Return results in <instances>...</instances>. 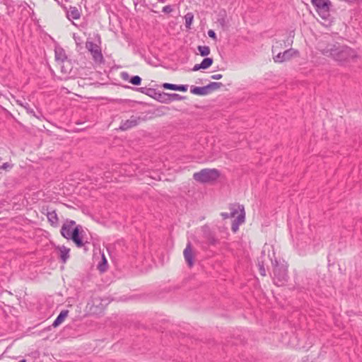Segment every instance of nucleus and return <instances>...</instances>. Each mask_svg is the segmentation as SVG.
Listing matches in <instances>:
<instances>
[{"label":"nucleus","instance_id":"1","mask_svg":"<svg viewBox=\"0 0 362 362\" xmlns=\"http://www.w3.org/2000/svg\"><path fill=\"white\" fill-rule=\"evenodd\" d=\"M321 52L325 56L332 57L340 64L354 62L358 58V54L354 49L339 43L328 45L321 50Z\"/></svg>","mask_w":362,"mask_h":362},{"label":"nucleus","instance_id":"2","mask_svg":"<svg viewBox=\"0 0 362 362\" xmlns=\"http://www.w3.org/2000/svg\"><path fill=\"white\" fill-rule=\"evenodd\" d=\"M60 233L66 240H71L78 247H82L87 243L83 241L82 235V226L77 225L76 221L66 219L61 228Z\"/></svg>","mask_w":362,"mask_h":362},{"label":"nucleus","instance_id":"3","mask_svg":"<svg viewBox=\"0 0 362 362\" xmlns=\"http://www.w3.org/2000/svg\"><path fill=\"white\" fill-rule=\"evenodd\" d=\"M230 213L222 212L221 216L223 219L235 218L232 222L231 230L235 233L240 225L243 224L245 220V212L243 205L239 204H231L229 206Z\"/></svg>","mask_w":362,"mask_h":362},{"label":"nucleus","instance_id":"4","mask_svg":"<svg viewBox=\"0 0 362 362\" xmlns=\"http://www.w3.org/2000/svg\"><path fill=\"white\" fill-rule=\"evenodd\" d=\"M139 91L144 93L162 103H169L175 100H181L184 97L177 93H168L165 92H158L154 88L142 87Z\"/></svg>","mask_w":362,"mask_h":362},{"label":"nucleus","instance_id":"5","mask_svg":"<svg viewBox=\"0 0 362 362\" xmlns=\"http://www.w3.org/2000/svg\"><path fill=\"white\" fill-rule=\"evenodd\" d=\"M273 264V281L278 286H284L288 281V266L286 262L275 260Z\"/></svg>","mask_w":362,"mask_h":362},{"label":"nucleus","instance_id":"6","mask_svg":"<svg viewBox=\"0 0 362 362\" xmlns=\"http://www.w3.org/2000/svg\"><path fill=\"white\" fill-rule=\"evenodd\" d=\"M221 175L220 171L216 168H204L193 175V178L200 183H210L217 180Z\"/></svg>","mask_w":362,"mask_h":362},{"label":"nucleus","instance_id":"7","mask_svg":"<svg viewBox=\"0 0 362 362\" xmlns=\"http://www.w3.org/2000/svg\"><path fill=\"white\" fill-rule=\"evenodd\" d=\"M312 4L315 7L317 13L324 19L329 16L332 3L329 0H312Z\"/></svg>","mask_w":362,"mask_h":362},{"label":"nucleus","instance_id":"8","mask_svg":"<svg viewBox=\"0 0 362 362\" xmlns=\"http://www.w3.org/2000/svg\"><path fill=\"white\" fill-rule=\"evenodd\" d=\"M86 47L90 52L92 58L95 64H104L105 60L100 46L92 41H87L86 42Z\"/></svg>","mask_w":362,"mask_h":362},{"label":"nucleus","instance_id":"9","mask_svg":"<svg viewBox=\"0 0 362 362\" xmlns=\"http://www.w3.org/2000/svg\"><path fill=\"white\" fill-rule=\"evenodd\" d=\"M298 52L297 50L293 49L292 48L288 49L284 52H280L276 56L274 57V61L275 62L281 63L291 59L294 55L297 54Z\"/></svg>","mask_w":362,"mask_h":362},{"label":"nucleus","instance_id":"10","mask_svg":"<svg viewBox=\"0 0 362 362\" xmlns=\"http://www.w3.org/2000/svg\"><path fill=\"white\" fill-rule=\"evenodd\" d=\"M185 260L189 267H192L194 265V259L195 257L194 252L192 250L191 242H188L185 249L183 251Z\"/></svg>","mask_w":362,"mask_h":362},{"label":"nucleus","instance_id":"11","mask_svg":"<svg viewBox=\"0 0 362 362\" xmlns=\"http://www.w3.org/2000/svg\"><path fill=\"white\" fill-rule=\"evenodd\" d=\"M141 118L137 116H132L129 119L122 122L119 129L122 131L128 130L137 126L140 122Z\"/></svg>","mask_w":362,"mask_h":362},{"label":"nucleus","instance_id":"12","mask_svg":"<svg viewBox=\"0 0 362 362\" xmlns=\"http://www.w3.org/2000/svg\"><path fill=\"white\" fill-rule=\"evenodd\" d=\"M162 87L165 89L185 92L187 90V85H176L169 83H164Z\"/></svg>","mask_w":362,"mask_h":362},{"label":"nucleus","instance_id":"13","mask_svg":"<svg viewBox=\"0 0 362 362\" xmlns=\"http://www.w3.org/2000/svg\"><path fill=\"white\" fill-rule=\"evenodd\" d=\"M66 17L69 20H77L81 17L79 10L75 6H70L66 11Z\"/></svg>","mask_w":362,"mask_h":362},{"label":"nucleus","instance_id":"14","mask_svg":"<svg viewBox=\"0 0 362 362\" xmlns=\"http://www.w3.org/2000/svg\"><path fill=\"white\" fill-rule=\"evenodd\" d=\"M45 215L47 218L49 223L51 224L52 226L55 227V228L58 226L59 218H58L57 214L54 210L51 211H47L45 214Z\"/></svg>","mask_w":362,"mask_h":362},{"label":"nucleus","instance_id":"15","mask_svg":"<svg viewBox=\"0 0 362 362\" xmlns=\"http://www.w3.org/2000/svg\"><path fill=\"white\" fill-rule=\"evenodd\" d=\"M59 251V257L62 262L65 263L69 258L70 249L65 247L64 245L57 247Z\"/></svg>","mask_w":362,"mask_h":362},{"label":"nucleus","instance_id":"16","mask_svg":"<svg viewBox=\"0 0 362 362\" xmlns=\"http://www.w3.org/2000/svg\"><path fill=\"white\" fill-rule=\"evenodd\" d=\"M54 52H55V59L57 61L63 62L67 59L65 50L62 47H56L55 49H54Z\"/></svg>","mask_w":362,"mask_h":362},{"label":"nucleus","instance_id":"17","mask_svg":"<svg viewBox=\"0 0 362 362\" xmlns=\"http://www.w3.org/2000/svg\"><path fill=\"white\" fill-rule=\"evenodd\" d=\"M69 313V311L67 310H64L61 311V313L59 314V315L57 317V318L54 320V321L52 323V326L54 327H58L67 317Z\"/></svg>","mask_w":362,"mask_h":362},{"label":"nucleus","instance_id":"18","mask_svg":"<svg viewBox=\"0 0 362 362\" xmlns=\"http://www.w3.org/2000/svg\"><path fill=\"white\" fill-rule=\"evenodd\" d=\"M190 91L192 93L198 95H206L209 94L206 86L203 87H192Z\"/></svg>","mask_w":362,"mask_h":362},{"label":"nucleus","instance_id":"19","mask_svg":"<svg viewBox=\"0 0 362 362\" xmlns=\"http://www.w3.org/2000/svg\"><path fill=\"white\" fill-rule=\"evenodd\" d=\"M132 168V166H129L128 165H123L121 166H115V168H114V170H117V168H119V173L121 175H124L126 176H131L132 175V172L129 168Z\"/></svg>","mask_w":362,"mask_h":362},{"label":"nucleus","instance_id":"20","mask_svg":"<svg viewBox=\"0 0 362 362\" xmlns=\"http://www.w3.org/2000/svg\"><path fill=\"white\" fill-rule=\"evenodd\" d=\"M0 2L6 6L8 15L13 13L15 5L13 0H0Z\"/></svg>","mask_w":362,"mask_h":362},{"label":"nucleus","instance_id":"21","mask_svg":"<svg viewBox=\"0 0 362 362\" xmlns=\"http://www.w3.org/2000/svg\"><path fill=\"white\" fill-rule=\"evenodd\" d=\"M223 86V84L221 82H211L206 86L209 94L212 91L216 90Z\"/></svg>","mask_w":362,"mask_h":362},{"label":"nucleus","instance_id":"22","mask_svg":"<svg viewBox=\"0 0 362 362\" xmlns=\"http://www.w3.org/2000/svg\"><path fill=\"white\" fill-rule=\"evenodd\" d=\"M20 105L25 108V110H26V112L28 114H30L37 118H39V116L35 115L34 110L30 107V105H29L28 103H27V102L21 103Z\"/></svg>","mask_w":362,"mask_h":362},{"label":"nucleus","instance_id":"23","mask_svg":"<svg viewBox=\"0 0 362 362\" xmlns=\"http://www.w3.org/2000/svg\"><path fill=\"white\" fill-rule=\"evenodd\" d=\"M197 49L202 57L208 56L210 54V48L208 46L199 45Z\"/></svg>","mask_w":362,"mask_h":362},{"label":"nucleus","instance_id":"24","mask_svg":"<svg viewBox=\"0 0 362 362\" xmlns=\"http://www.w3.org/2000/svg\"><path fill=\"white\" fill-rule=\"evenodd\" d=\"M107 268V262L104 255H102V261L98 264V269L101 272H104Z\"/></svg>","mask_w":362,"mask_h":362},{"label":"nucleus","instance_id":"25","mask_svg":"<svg viewBox=\"0 0 362 362\" xmlns=\"http://www.w3.org/2000/svg\"><path fill=\"white\" fill-rule=\"evenodd\" d=\"M213 64V59L210 57L204 58L201 62L202 69H206L210 67Z\"/></svg>","mask_w":362,"mask_h":362},{"label":"nucleus","instance_id":"26","mask_svg":"<svg viewBox=\"0 0 362 362\" xmlns=\"http://www.w3.org/2000/svg\"><path fill=\"white\" fill-rule=\"evenodd\" d=\"M193 19H194V16L192 13H187L185 16V26L187 28H190V26L193 21Z\"/></svg>","mask_w":362,"mask_h":362},{"label":"nucleus","instance_id":"27","mask_svg":"<svg viewBox=\"0 0 362 362\" xmlns=\"http://www.w3.org/2000/svg\"><path fill=\"white\" fill-rule=\"evenodd\" d=\"M207 243L211 245H216L218 243V240L212 234L206 236Z\"/></svg>","mask_w":362,"mask_h":362},{"label":"nucleus","instance_id":"28","mask_svg":"<svg viewBox=\"0 0 362 362\" xmlns=\"http://www.w3.org/2000/svg\"><path fill=\"white\" fill-rule=\"evenodd\" d=\"M129 82L133 85L139 86L141 83V78L139 76H134L130 78Z\"/></svg>","mask_w":362,"mask_h":362},{"label":"nucleus","instance_id":"29","mask_svg":"<svg viewBox=\"0 0 362 362\" xmlns=\"http://www.w3.org/2000/svg\"><path fill=\"white\" fill-rule=\"evenodd\" d=\"M258 265H259V270L260 274L262 276H266V270H265V268L264 267L263 262H258Z\"/></svg>","mask_w":362,"mask_h":362},{"label":"nucleus","instance_id":"30","mask_svg":"<svg viewBox=\"0 0 362 362\" xmlns=\"http://www.w3.org/2000/svg\"><path fill=\"white\" fill-rule=\"evenodd\" d=\"M173 11V8L172 7L171 5H167V6H165L163 9H162V11L165 13H171L172 11Z\"/></svg>","mask_w":362,"mask_h":362},{"label":"nucleus","instance_id":"31","mask_svg":"<svg viewBox=\"0 0 362 362\" xmlns=\"http://www.w3.org/2000/svg\"><path fill=\"white\" fill-rule=\"evenodd\" d=\"M13 168V164H11L9 163H4L2 165H0V170H8Z\"/></svg>","mask_w":362,"mask_h":362},{"label":"nucleus","instance_id":"32","mask_svg":"<svg viewBox=\"0 0 362 362\" xmlns=\"http://www.w3.org/2000/svg\"><path fill=\"white\" fill-rule=\"evenodd\" d=\"M208 35L214 39V40H216V33L213 30H209L208 31Z\"/></svg>","mask_w":362,"mask_h":362},{"label":"nucleus","instance_id":"33","mask_svg":"<svg viewBox=\"0 0 362 362\" xmlns=\"http://www.w3.org/2000/svg\"><path fill=\"white\" fill-rule=\"evenodd\" d=\"M222 77H223L222 74H218L212 75L211 76V78L214 79V80H219V79L222 78Z\"/></svg>","mask_w":362,"mask_h":362},{"label":"nucleus","instance_id":"34","mask_svg":"<svg viewBox=\"0 0 362 362\" xmlns=\"http://www.w3.org/2000/svg\"><path fill=\"white\" fill-rule=\"evenodd\" d=\"M200 69H202V66H201V64H195L194 66V67L192 68V71H199Z\"/></svg>","mask_w":362,"mask_h":362},{"label":"nucleus","instance_id":"35","mask_svg":"<svg viewBox=\"0 0 362 362\" xmlns=\"http://www.w3.org/2000/svg\"><path fill=\"white\" fill-rule=\"evenodd\" d=\"M122 78L124 79V80H127L128 78H129V75L126 72H123L122 74Z\"/></svg>","mask_w":362,"mask_h":362},{"label":"nucleus","instance_id":"36","mask_svg":"<svg viewBox=\"0 0 362 362\" xmlns=\"http://www.w3.org/2000/svg\"><path fill=\"white\" fill-rule=\"evenodd\" d=\"M74 39H75V42H76V44L78 45L80 38H78V40H77L76 37H74Z\"/></svg>","mask_w":362,"mask_h":362},{"label":"nucleus","instance_id":"37","mask_svg":"<svg viewBox=\"0 0 362 362\" xmlns=\"http://www.w3.org/2000/svg\"><path fill=\"white\" fill-rule=\"evenodd\" d=\"M74 39H75V42H76V44L78 45L80 38H78V40H77L76 37H74Z\"/></svg>","mask_w":362,"mask_h":362},{"label":"nucleus","instance_id":"38","mask_svg":"<svg viewBox=\"0 0 362 362\" xmlns=\"http://www.w3.org/2000/svg\"><path fill=\"white\" fill-rule=\"evenodd\" d=\"M74 39H75V42H76V44L78 45L80 38H78V40H77L76 37H74Z\"/></svg>","mask_w":362,"mask_h":362},{"label":"nucleus","instance_id":"39","mask_svg":"<svg viewBox=\"0 0 362 362\" xmlns=\"http://www.w3.org/2000/svg\"><path fill=\"white\" fill-rule=\"evenodd\" d=\"M19 362H26V360L25 359H22Z\"/></svg>","mask_w":362,"mask_h":362}]
</instances>
